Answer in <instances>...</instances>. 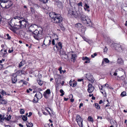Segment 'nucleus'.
Masks as SVG:
<instances>
[{
	"mask_svg": "<svg viewBox=\"0 0 127 127\" xmlns=\"http://www.w3.org/2000/svg\"><path fill=\"white\" fill-rule=\"evenodd\" d=\"M68 16L70 18L80 17L81 20L83 24L87 25L91 23L90 19L85 15L83 14L82 13L79 11H76L72 8H70L68 10Z\"/></svg>",
	"mask_w": 127,
	"mask_h": 127,
	"instance_id": "f257e3e1",
	"label": "nucleus"
},
{
	"mask_svg": "<svg viewBox=\"0 0 127 127\" xmlns=\"http://www.w3.org/2000/svg\"><path fill=\"white\" fill-rule=\"evenodd\" d=\"M32 33L34 38L36 40H39L41 38L42 33V31H38L35 30Z\"/></svg>",
	"mask_w": 127,
	"mask_h": 127,
	"instance_id": "f03ea898",
	"label": "nucleus"
},
{
	"mask_svg": "<svg viewBox=\"0 0 127 127\" xmlns=\"http://www.w3.org/2000/svg\"><path fill=\"white\" fill-rule=\"evenodd\" d=\"M52 22L54 23L58 24L61 23L63 21V18L60 15L57 14L53 19H51Z\"/></svg>",
	"mask_w": 127,
	"mask_h": 127,
	"instance_id": "7ed1b4c3",
	"label": "nucleus"
},
{
	"mask_svg": "<svg viewBox=\"0 0 127 127\" xmlns=\"http://www.w3.org/2000/svg\"><path fill=\"white\" fill-rule=\"evenodd\" d=\"M19 21L20 23V28L22 27L27 28V26L28 25V21L24 18L20 17Z\"/></svg>",
	"mask_w": 127,
	"mask_h": 127,
	"instance_id": "20e7f679",
	"label": "nucleus"
},
{
	"mask_svg": "<svg viewBox=\"0 0 127 127\" xmlns=\"http://www.w3.org/2000/svg\"><path fill=\"white\" fill-rule=\"evenodd\" d=\"M111 46L113 47V49L118 51L123 50L120 44L117 43H113L111 45Z\"/></svg>",
	"mask_w": 127,
	"mask_h": 127,
	"instance_id": "39448f33",
	"label": "nucleus"
},
{
	"mask_svg": "<svg viewBox=\"0 0 127 127\" xmlns=\"http://www.w3.org/2000/svg\"><path fill=\"white\" fill-rule=\"evenodd\" d=\"M76 120L80 127H83V120L79 115L76 116Z\"/></svg>",
	"mask_w": 127,
	"mask_h": 127,
	"instance_id": "423d86ee",
	"label": "nucleus"
},
{
	"mask_svg": "<svg viewBox=\"0 0 127 127\" xmlns=\"http://www.w3.org/2000/svg\"><path fill=\"white\" fill-rule=\"evenodd\" d=\"M0 5L1 6H2V5H3V4L5 3V6H8V7H9V6H11L12 4V3L11 1V0H0Z\"/></svg>",
	"mask_w": 127,
	"mask_h": 127,
	"instance_id": "0eeeda50",
	"label": "nucleus"
},
{
	"mask_svg": "<svg viewBox=\"0 0 127 127\" xmlns=\"http://www.w3.org/2000/svg\"><path fill=\"white\" fill-rule=\"evenodd\" d=\"M51 42V39H48L45 38L43 41V45H45L46 46H48L50 44Z\"/></svg>",
	"mask_w": 127,
	"mask_h": 127,
	"instance_id": "6e6552de",
	"label": "nucleus"
},
{
	"mask_svg": "<svg viewBox=\"0 0 127 127\" xmlns=\"http://www.w3.org/2000/svg\"><path fill=\"white\" fill-rule=\"evenodd\" d=\"M86 77L87 79L90 81L91 83H93L94 82V79L93 78L92 75L90 74H87Z\"/></svg>",
	"mask_w": 127,
	"mask_h": 127,
	"instance_id": "1a4fd4ad",
	"label": "nucleus"
},
{
	"mask_svg": "<svg viewBox=\"0 0 127 127\" xmlns=\"http://www.w3.org/2000/svg\"><path fill=\"white\" fill-rule=\"evenodd\" d=\"M36 26V25H27L28 27L29 28V31L32 32V33L35 30V28L34 26Z\"/></svg>",
	"mask_w": 127,
	"mask_h": 127,
	"instance_id": "9d476101",
	"label": "nucleus"
},
{
	"mask_svg": "<svg viewBox=\"0 0 127 127\" xmlns=\"http://www.w3.org/2000/svg\"><path fill=\"white\" fill-rule=\"evenodd\" d=\"M20 17L16 16L15 17H14L13 18L15 19V26H19L20 28Z\"/></svg>",
	"mask_w": 127,
	"mask_h": 127,
	"instance_id": "9b49d317",
	"label": "nucleus"
},
{
	"mask_svg": "<svg viewBox=\"0 0 127 127\" xmlns=\"http://www.w3.org/2000/svg\"><path fill=\"white\" fill-rule=\"evenodd\" d=\"M35 97H36L38 100L41 99L42 97V94L40 92H37L35 95Z\"/></svg>",
	"mask_w": 127,
	"mask_h": 127,
	"instance_id": "f8f14e48",
	"label": "nucleus"
},
{
	"mask_svg": "<svg viewBox=\"0 0 127 127\" xmlns=\"http://www.w3.org/2000/svg\"><path fill=\"white\" fill-rule=\"evenodd\" d=\"M17 75L15 74L13 75L12 76V81L13 83H15L17 81Z\"/></svg>",
	"mask_w": 127,
	"mask_h": 127,
	"instance_id": "ddd939ff",
	"label": "nucleus"
},
{
	"mask_svg": "<svg viewBox=\"0 0 127 127\" xmlns=\"http://www.w3.org/2000/svg\"><path fill=\"white\" fill-rule=\"evenodd\" d=\"M10 27H14L15 26V19H12L10 20L9 23Z\"/></svg>",
	"mask_w": 127,
	"mask_h": 127,
	"instance_id": "4468645a",
	"label": "nucleus"
},
{
	"mask_svg": "<svg viewBox=\"0 0 127 127\" xmlns=\"http://www.w3.org/2000/svg\"><path fill=\"white\" fill-rule=\"evenodd\" d=\"M57 14L53 12H50L49 14L50 17L51 18V19H53Z\"/></svg>",
	"mask_w": 127,
	"mask_h": 127,
	"instance_id": "2eb2a0df",
	"label": "nucleus"
},
{
	"mask_svg": "<svg viewBox=\"0 0 127 127\" xmlns=\"http://www.w3.org/2000/svg\"><path fill=\"white\" fill-rule=\"evenodd\" d=\"M77 57L76 54H71V61H73V62H74L75 61Z\"/></svg>",
	"mask_w": 127,
	"mask_h": 127,
	"instance_id": "dca6fc26",
	"label": "nucleus"
},
{
	"mask_svg": "<svg viewBox=\"0 0 127 127\" xmlns=\"http://www.w3.org/2000/svg\"><path fill=\"white\" fill-rule=\"evenodd\" d=\"M117 63L121 65H123L124 64V61L121 58H119L117 60Z\"/></svg>",
	"mask_w": 127,
	"mask_h": 127,
	"instance_id": "f3484780",
	"label": "nucleus"
},
{
	"mask_svg": "<svg viewBox=\"0 0 127 127\" xmlns=\"http://www.w3.org/2000/svg\"><path fill=\"white\" fill-rule=\"evenodd\" d=\"M69 84L70 86L74 87L76 86L77 84V82H74L73 81L72 82L71 80L69 82Z\"/></svg>",
	"mask_w": 127,
	"mask_h": 127,
	"instance_id": "a211bd4d",
	"label": "nucleus"
},
{
	"mask_svg": "<svg viewBox=\"0 0 127 127\" xmlns=\"http://www.w3.org/2000/svg\"><path fill=\"white\" fill-rule=\"evenodd\" d=\"M9 29L14 32L15 33L16 31L18 30V28L14 27H10Z\"/></svg>",
	"mask_w": 127,
	"mask_h": 127,
	"instance_id": "6ab92c4d",
	"label": "nucleus"
},
{
	"mask_svg": "<svg viewBox=\"0 0 127 127\" xmlns=\"http://www.w3.org/2000/svg\"><path fill=\"white\" fill-rule=\"evenodd\" d=\"M106 85H107V83H106L104 85H101V88L99 87V89L100 90H102L103 91L105 94L106 93V92L105 91V90L103 89V88L105 87V86H106Z\"/></svg>",
	"mask_w": 127,
	"mask_h": 127,
	"instance_id": "aec40b11",
	"label": "nucleus"
},
{
	"mask_svg": "<svg viewBox=\"0 0 127 127\" xmlns=\"http://www.w3.org/2000/svg\"><path fill=\"white\" fill-rule=\"evenodd\" d=\"M56 4L58 7H60L62 6L63 4L62 2L58 0L56 1Z\"/></svg>",
	"mask_w": 127,
	"mask_h": 127,
	"instance_id": "412c9836",
	"label": "nucleus"
},
{
	"mask_svg": "<svg viewBox=\"0 0 127 127\" xmlns=\"http://www.w3.org/2000/svg\"><path fill=\"white\" fill-rule=\"evenodd\" d=\"M94 89V87L88 88L87 89L88 91L90 93H91L93 91Z\"/></svg>",
	"mask_w": 127,
	"mask_h": 127,
	"instance_id": "4be33fe9",
	"label": "nucleus"
},
{
	"mask_svg": "<svg viewBox=\"0 0 127 127\" xmlns=\"http://www.w3.org/2000/svg\"><path fill=\"white\" fill-rule=\"evenodd\" d=\"M26 125L27 127H32L33 124L32 123H29L27 121L26 122Z\"/></svg>",
	"mask_w": 127,
	"mask_h": 127,
	"instance_id": "5701e85b",
	"label": "nucleus"
},
{
	"mask_svg": "<svg viewBox=\"0 0 127 127\" xmlns=\"http://www.w3.org/2000/svg\"><path fill=\"white\" fill-rule=\"evenodd\" d=\"M11 116L10 115H9V116L8 115H7L5 117H4V120L9 121L11 119Z\"/></svg>",
	"mask_w": 127,
	"mask_h": 127,
	"instance_id": "b1692460",
	"label": "nucleus"
},
{
	"mask_svg": "<svg viewBox=\"0 0 127 127\" xmlns=\"http://www.w3.org/2000/svg\"><path fill=\"white\" fill-rule=\"evenodd\" d=\"M0 104H6L7 103V102L5 100L1 99H0Z\"/></svg>",
	"mask_w": 127,
	"mask_h": 127,
	"instance_id": "393cba45",
	"label": "nucleus"
},
{
	"mask_svg": "<svg viewBox=\"0 0 127 127\" xmlns=\"http://www.w3.org/2000/svg\"><path fill=\"white\" fill-rule=\"evenodd\" d=\"M25 63V61H22L19 64V67H21L22 66L24 65Z\"/></svg>",
	"mask_w": 127,
	"mask_h": 127,
	"instance_id": "a878e982",
	"label": "nucleus"
},
{
	"mask_svg": "<svg viewBox=\"0 0 127 127\" xmlns=\"http://www.w3.org/2000/svg\"><path fill=\"white\" fill-rule=\"evenodd\" d=\"M4 120V116L0 114V121L1 122H3Z\"/></svg>",
	"mask_w": 127,
	"mask_h": 127,
	"instance_id": "bb28decb",
	"label": "nucleus"
},
{
	"mask_svg": "<svg viewBox=\"0 0 127 127\" xmlns=\"http://www.w3.org/2000/svg\"><path fill=\"white\" fill-rule=\"evenodd\" d=\"M5 22L2 19V17L0 15V24H2L3 25H5Z\"/></svg>",
	"mask_w": 127,
	"mask_h": 127,
	"instance_id": "cd10ccee",
	"label": "nucleus"
},
{
	"mask_svg": "<svg viewBox=\"0 0 127 127\" xmlns=\"http://www.w3.org/2000/svg\"><path fill=\"white\" fill-rule=\"evenodd\" d=\"M82 26V24L80 23H77L75 25V27L77 28H81Z\"/></svg>",
	"mask_w": 127,
	"mask_h": 127,
	"instance_id": "c85d7f7f",
	"label": "nucleus"
},
{
	"mask_svg": "<svg viewBox=\"0 0 127 127\" xmlns=\"http://www.w3.org/2000/svg\"><path fill=\"white\" fill-rule=\"evenodd\" d=\"M62 56L63 58L65 59H68V56L67 54L64 53L62 55Z\"/></svg>",
	"mask_w": 127,
	"mask_h": 127,
	"instance_id": "c756f323",
	"label": "nucleus"
},
{
	"mask_svg": "<svg viewBox=\"0 0 127 127\" xmlns=\"http://www.w3.org/2000/svg\"><path fill=\"white\" fill-rule=\"evenodd\" d=\"M21 116L22 117V119L24 121H26L27 119V116L25 115H23V116L21 115Z\"/></svg>",
	"mask_w": 127,
	"mask_h": 127,
	"instance_id": "7c9ffc66",
	"label": "nucleus"
},
{
	"mask_svg": "<svg viewBox=\"0 0 127 127\" xmlns=\"http://www.w3.org/2000/svg\"><path fill=\"white\" fill-rule=\"evenodd\" d=\"M95 108L97 109H99L100 108V107L99 104L97 103L95 104Z\"/></svg>",
	"mask_w": 127,
	"mask_h": 127,
	"instance_id": "2f4dec72",
	"label": "nucleus"
},
{
	"mask_svg": "<svg viewBox=\"0 0 127 127\" xmlns=\"http://www.w3.org/2000/svg\"><path fill=\"white\" fill-rule=\"evenodd\" d=\"M38 84L40 85L41 86L43 83V82L42 81H41L40 79H38V80H37Z\"/></svg>",
	"mask_w": 127,
	"mask_h": 127,
	"instance_id": "473e14b6",
	"label": "nucleus"
},
{
	"mask_svg": "<svg viewBox=\"0 0 127 127\" xmlns=\"http://www.w3.org/2000/svg\"><path fill=\"white\" fill-rule=\"evenodd\" d=\"M59 47L57 46V44L56 45L54 46L53 48V50L54 51H56V49H57V50H58L59 49Z\"/></svg>",
	"mask_w": 127,
	"mask_h": 127,
	"instance_id": "72a5a7b5",
	"label": "nucleus"
},
{
	"mask_svg": "<svg viewBox=\"0 0 127 127\" xmlns=\"http://www.w3.org/2000/svg\"><path fill=\"white\" fill-rule=\"evenodd\" d=\"M84 6L85 8L84 7V9L85 10H86V9H88L89 8V6H88L86 3H85V4Z\"/></svg>",
	"mask_w": 127,
	"mask_h": 127,
	"instance_id": "f704fd0d",
	"label": "nucleus"
},
{
	"mask_svg": "<svg viewBox=\"0 0 127 127\" xmlns=\"http://www.w3.org/2000/svg\"><path fill=\"white\" fill-rule=\"evenodd\" d=\"M46 93V94H47L48 95H49L51 93L50 90L49 89H47L46 91L44 92Z\"/></svg>",
	"mask_w": 127,
	"mask_h": 127,
	"instance_id": "c9c22d12",
	"label": "nucleus"
},
{
	"mask_svg": "<svg viewBox=\"0 0 127 127\" xmlns=\"http://www.w3.org/2000/svg\"><path fill=\"white\" fill-rule=\"evenodd\" d=\"M25 111L24 109H21L20 110V114H24Z\"/></svg>",
	"mask_w": 127,
	"mask_h": 127,
	"instance_id": "e433bc0d",
	"label": "nucleus"
},
{
	"mask_svg": "<svg viewBox=\"0 0 127 127\" xmlns=\"http://www.w3.org/2000/svg\"><path fill=\"white\" fill-rule=\"evenodd\" d=\"M126 95V93L124 91L121 94V96L122 97Z\"/></svg>",
	"mask_w": 127,
	"mask_h": 127,
	"instance_id": "4c0bfd02",
	"label": "nucleus"
},
{
	"mask_svg": "<svg viewBox=\"0 0 127 127\" xmlns=\"http://www.w3.org/2000/svg\"><path fill=\"white\" fill-rule=\"evenodd\" d=\"M21 82H23V84L27 85V82L25 81H23V80H21L20 81H19V83H20Z\"/></svg>",
	"mask_w": 127,
	"mask_h": 127,
	"instance_id": "58836bf2",
	"label": "nucleus"
},
{
	"mask_svg": "<svg viewBox=\"0 0 127 127\" xmlns=\"http://www.w3.org/2000/svg\"><path fill=\"white\" fill-rule=\"evenodd\" d=\"M58 45L59 47V48L60 49H61L62 48V44L61 42H59L58 43Z\"/></svg>",
	"mask_w": 127,
	"mask_h": 127,
	"instance_id": "ea45409f",
	"label": "nucleus"
},
{
	"mask_svg": "<svg viewBox=\"0 0 127 127\" xmlns=\"http://www.w3.org/2000/svg\"><path fill=\"white\" fill-rule=\"evenodd\" d=\"M82 59L83 60H90V59L88 58L87 57H85L84 58L83 57L82 58Z\"/></svg>",
	"mask_w": 127,
	"mask_h": 127,
	"instance_id": "a19ab883",
	"label": "nucleus"
},
{
	"mask_svg": "<svg viewBox=\"0 0 127 127\" xmlns=\"http://www.w3.org/2000/svg\"><path fill=\"white\" fill-rule=\"evenodd\" d=\"M88 120L92 122L93 121V119L91 116L88 117Z\"/></svg>",
	"mask_w": 127,
	"mask_h": 127,
	"instance_id": "79ce46f5",
	"label": "nucleus"
},
{
	"mask_svg": "<svg viewBox=\"0 0 127 127\" xmlns=\"http://www.w3.org/2000/svg\"><path fill=\"white\" fill-rule=\"evenodd\" d=\"M104 62H105L106 63H108L109 62V61L107 58H105L104 60Z\"/></svg>",
	"mask_w": 127,
	"mask_h": 127,
	"instance_id": "37998d69",
	"label": "nucleus"
},
{
	"mask_svg": "<svg viewBox=\"0 0 127 127\" xmlns=\"http://www.w3.org/2000/svg\"><path fill=\"white\" fill-rule=\"evenodd\" d=\"M7 54L8 53L7 52H4L3 53V55L2 57H6Z\"/></svg>",
	"mask_w": 127,
	"mask_h": 127,
	"instance_id": "c03bdc74",
	"label": "nucleus"
},
{
	"mask_svg": "<svg viewBox=\"0 0 127 127\" xmlns=\"http://www.w3.org/2000/svg\"><path fill=\"white\" fill-rule=\"evenodd\" d=\"M6 35L7 37V39L8 40H10L11 38V37L9 35V34H8L7 33L6 34Z\"/></svg>",
	"mask_w": 127,
	"mask_h": 127,
	"instance_id": "a18cd8bd",
	"label": "nucleus"
},
{
	"mask_svg": "<svg viewBox=\"0 0 127 127\" xmlns=\"http://www.w3.org/2000/svg\"><path fill=\"white\" fill-rule=\"evenodd\" d=\"M47 94L45 92H44V93L43 94V95L45 98H48Z\"/></svg>",
	"mask_w": 127,
	"mask_h": 127,
	"instance_id": "49530a36",
	"label": "nucleus"
},
{
	"mask_svg": "<svg viewBox=\"0 0 127 127\" xmlns=\"http://www.w3.org/2000/svg\"><path fill=\"white\" fill-rule=\"evenodd\" d=\"M97 55V54L96 53H94L93 55H91V57L92 58H94L95 57V56H96Z\"/></svg>",
	"mask_w": 127,
	"mask_h": 127,
	"instance_id": "de8ad7c7",
	"label": "nucleus"
},
{
	"mask_svg": "<svg viewBox=\"0 0 127 127\" xmlns=\"http://www.w3.org/2000/svg\"><path fill=\"white\" fill-rule=\"evenodd\" d=\"M120 78H121V79L123 81L124 80H124L125 79V77L124 76H121Z\"/></svg>",
	"mask_w": 127,
	"mask_h": 127,
	"instance_id": "09e8293b",
	"label": "nucleus"
},
{
	"mask_svg": "<svg viewBox=\"0 0 127 127\" xmlns=\"http://www.w3.org/2000/svg\"><path fill=\"white\" fill-rule=\"evenodd\" d=\"M88 88H91L92 87H93L94 86H92V85L91 84L89 83L88 86Z\"/></svg>",
	"mask_w": 127,
	"mask_h": 127,
	"instance_id": "8fccbe9b",
	"label": "nucleus"
},
{
	"mask_svg": "<svg viewBox=\"0 0 127 127\" xmlns=\"http://www.w3.org/2000/svg\"><path fill=\"white\" fill-rule=\"evenodd\" d=\"M62 66H60L59 69H58V70L60 72V73L61 74L62 73Z\"/></svg>",
	"mask_w": 127,
	"mask_h": 127,
	"instance_id": "3c124183",
	"label": "nucleus"
},
{
	"mask_svg": "<svg viewBox=\"0 0 127 127\" xmlns=\"http://www.w3.org/2000/svg\"><path fill=\"white\" fill-rule=\"evenodd\" d=\"M77 5L79 6H82V3L81 2H80L79 3H78Z\"/></svg>",
	"mask_w": 127,
	"mask_h": 127,
	"instance_id": "603ef678",
	"label": "nucleus"
},
{
	"mask_svg": "<svg viewBox=\"0 0 127 127\" xmlns=\"http://www.w3.org/2000/svg\"><path fill=\"white\" fill-rule=\"evenodd\" d=\"M52 44L54 45H55V39H53L52 41Z\"/></svg>",
	"mask_w": 127,
	"mask_h": 127,
	"instance_id": "864d4df0",
	"label": "nucleus"
},
{
	"mask_svg": "<svg viewBox=\"0 0 127 127\" xmlns=\"http://www.w3.org/2000/svg\"><path fill=\"white\" fill-rule=\"evenodd\" d=\"M1 95H2V96H3V94H5V92L4 91L2 90L1 91Z\"/></svg>",
	"mask_w": 127,
	"mask_h": 127,
	"instance_id": "5fc2aeb1",
	"label": "nucleus"
},
{
	"mask_svg": "<svg viewBox=\"0 0 127 127\" xmlns=\"http://www.w3.org/2000/svg\"><path fill=\"white\" fill-rule=\"evenodd\" d=\"M30 9L32 12L33 13L34 12V10L33 9L32 7H31Z\"/></svg>",
	"mask_w": 127,
	"mask_h": 127,
	"instance_id": "6e6d98bb",
	"label": "nucleus"
},
{
	"mask_svg": "<svg viewBox=\"0 0 127 127\" xmlns=\"http://www.w3.org/2000/svg\"><path fill=\"white\" fill-rule=\"evenodd\" d=\"M13 50L12 49L11 50H10V49H9L8 51V53H12L13 52Z\"/></svg>",
	"mask_w": 127,
	"mask_h": 127,
	"instance_id": "4d7b16f0",
	"label": "nucleus"
},
{
	"mask_svg": "<svg viewBox=\"0 0 127 127\" xmlns=\"http://www.w3.org/2000/svg\"><path fill=\"white\" fill-rule=\"evenodd\" d=\"M38 100H37L36 101L34 99H34L33 100V102L34 103H37L38 102Z\"/></svg>",
	"mask_w": 127,
	"mask_h": 127,
	"instance_id": "13d9d810",
	"label": "nucleus"
},
{
	"mask_svg": "<svg viewBox=\"0 0 127 127\" xmlns=\"http://www.w3.org/2000/svg\"><path fill=\"white\" fill-rule=\"evenodd\" d=\"M29 115H28V117H30L32 115V112H30L29 113Z\"/></svg>",
	"mask_w": 127,
	"mask_h": 127,
	"instance_id": "bf43d9fd",
	"label": "nucleus"
},
{
	"mask_svg": "<svg viewBox=\"0 0 127 127\" xmlns=\"http://www.w3.org/2000/svg\"><path fill=\"white\" fill-rule=\"evenodd\" d=\"M90 60H87L85 62V63H89L90 62Z\"/></svg>",
	"mask_w": 127,
	"mask_h": 127,
	"instance_id": "052dcab7",
	"label": "nucleus"
},
{
	"mask_svg": "<svg viewBox=\"0 0 127 127\" xmlns=\"http://www.w3.org/2000/svg\"><path fill=\"white\" fill-rule=\"evenodd\" d=\"M41 2L43 3H46L48 1V0H41Z\"/></svg>",
	"mask_w": 127,
	"mask_h": 127,
	"instance_id": "680f3d73",
	"label": "nucleus"
},
{
	"mask_svg": "<svg viewBox=\"0 0 127 127\" xmlns=\"http://www.w3.org/2000/svg\"><path fill=\"white\" fill-rule=\"evenodd\" d=\"M108 89H113V88H112L111 86H108Z\"/></svg>",
	"mask_w": 127,
	"mask_h": 127,
	"instance_id": "e2e57ef3",
	"label": "nucleus"
},
{
	"mask_svg": "<svg viewBox=\"0 0 127 127\" xmlns=\"http://www.w3.org/2000/svg\"><path fill=\"white\" fill-rule=\"evenodd\" d=\"M119 69L120 70V71H122V72H124V70H123V69L122 68H119Z\"/></svg>",
	"mask_w": 127,
	"mask_h": 127,
	"instance_id": "0e129e2a",
	"label": "nucleus"
},
{
	"mask_svg": "<svg viewBox=\"0 0 127 127\" xmlns=\"http://www.w3.org/2000/svg\"><path fill=\"white\" fill-rule=\"evenodd\" d=\"M109 102H108V103L107 104L105 105V107H106L108 106H109Z\"/></svg>",
	"mask_w": 127,
	"mask_h": 127,
	"instance_id": "69168bd1",
	"label": "nucleus"
},
{
	"mask_svg": "<svg viewBox=\"0 0 127 127\" xmlns=\"http://www.w3.org/2000/svg\"><path fill=\"white\" fill-rule=\"evenodd\" d=\"M68 99V98H64V100L65 101H67Z\"/></svg>",
	"mask_w": 127,
	"mask_h": 127,
	"instance_id": "338daca9",
	"label": "nucleus"
},
{
	"mask_svg": "<svg viewBox=\"0 0 127 127\" xmlns=\"http://www.w3.org/2000/svg\"><path fill=\"white\" fill-rule=\"evenodd\" d=\"M58 79H59V78L57 79V78H56L55 79V81L56 83H58Z\"/></svg>",
	"mask_w": 127,
	"mask_h": 127,
	"instance_id": "774afa93",
	"label": "nucleus"
}]
</instances>
